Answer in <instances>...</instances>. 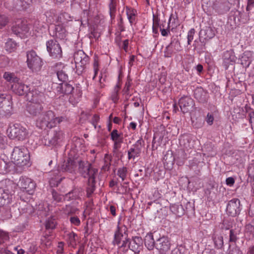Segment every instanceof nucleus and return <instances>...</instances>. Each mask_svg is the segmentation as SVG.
I'll list each match as a JSON object with an SVG mask.
<instances>
[{"mask_svg":"<svg viewBox=\"0 0 254 254\" xmlns=\"http://www.w3.org/2000/svg\"><path fill=\"white\" fill-rule=\"evenodd\" d=\"M112 243L114 246H117L118 249L123 253L127 252L130 248L131 242L128 237V230L126 226L120 227L118 225Z\"/></svg>","mask_w":254,"mask_h":254,"instance_id":"f257e3e1","label":"nucleus"},{"mask_svg":"<svg viewBox=\"0 0 254 254\" xmlns=\"http://www.w3.org/2000/svg\"><path fill=\"white\" fill-rule=\"evenodd\" d=\"M15 184L10 180H3L0 184V206L9 204L14 193Z\"/></svg>","mask_w":254,"mask_h":254,"instance_id":"f03ea898","label":"nucleus"},{"mask_svg":"<svg viewBox=\"0 0 254 254\" xmlns=\"http://www.w3.org/2000/svg\"><path fill=\"white\" fill-rule=\"evenodd\" d=\"M64 136L63 131L59 128L51 129L41 138L42 144L45 146H56L62 141Z\"/></svg>","mask_w":254,"mask_h":254,"instance_id":"7ed1b4c3","label":"nucleus"},{"mask_svg":"<svg viewBox=\"0 0 254 254\" xmlns=\"http://www.w3.org/2000/svg\"><path fill=\"white\" fill-rule=\"evenodd\" d=\"M11 158L14 164L19 166L27 165L30 160L28 151L24 146L15 147L13 149Z\"/></svg>","mask_w":254,"mask_h":254,"instance_id":"20e7f679","label":"nucleus"},{"mask_svg":"<svg viewBox=\"0 0 254 254\" xmlns=\"http://www.w3.org/2000/svg\"><path fill=\"white\" fill-rule=\"evenodd\" d=\"M26 57V63L28 68L33 72L40 71L43 66L42 59L34 50L28 51Z\"/></svg>","mask_w":254,"mask_h":254,"instance_id":"39448f33","label":"nucleus"},{"mask_svg":"<svg viewBox=\"0 0 254 254\" xmlns=\"http://www.w3.org/2000/svg\"><path fill=\"white\" fill-rule=\"evenodd\" d=\"M8 136L11 139L23 140L28 135L27 129L19 124H15L10 126L7 129Z\"/></svg>","mask_w":254,"mask_h":254,"instance_id":"423d86ee","label":"nucleus"},{"mask_svg":"<svg viewBox=\"0 0 254 254\" xmlns=\"http://www.w3.org/2000/svg\"><path fill=\"white\" fill-rule=\"evenodd\" d=\"M74 60L77 72L78 74H81L88 64L89 57L82 50H78L74 53Z\"/></svg>","mask_w":254,"mask_h":254,"instance_id":"0eeeda50","label":"nucleus"},{"mask_svg":"<svg viewBox=\"0 0 254 254\" xmlns=\"http://www.w3.org/2000/svg\"><path fill=\"white\" fill-rule=\"evenodd\" d=\"M54 113L51 110L46 112L37 121V125L41 128H52L55 127Z\"/></svg>","mask_w":254,"mask_h":254,"instance_id":"6e6552de","label":"nucleus"},{"mask_svg":"<svg viewBox=\"0 0 254 254\" xmlns=\"http://www.w3.org/2000/svg\"><path fill=\"white\" fill-rule=\"evenodd\" d=\"M12 111L10 97L5 93L0 92V115L9 116Z\"/></svg>","mask_w":254,"mask_h":254,"instance_id":"1a4fd4ad","label":"nucleus"},{"mask_svg":"<svg viewBox=\"0 0 254 254\" xmlns=\"http://www.w3.org/2000/svg\"><path fill=\"white\" fill-rule=\"evenodd\" d=\"M78 170L79 173L84 177L90 178L96 176L98 170L93 168L87 161H78Z\"/></svg>","mask_w":254,"mask_h":254,"instance_id":"9d476101","label":"nucleus"},{"mask_svg":"<svg viewBox=\"0 0 254 254\" xmlns=\"http://www.w3.org/2000/svg\"><path fill=\"white\" fill-rule=\"evenodd\" d=\"M47 50L50 56L54 59H60L62 57V48L58 42L53 39L46 42Z\"/></svg>","mask_w":254,"mask_h":254,"instance_id":"9b49d317","label":"nucleus"},{"mask_svg":"<svg viewBox=\"0 0 254 254\" xmlns=\"http://www.w3.org/2000/svg\"><path fill=\"white\" fill-rule=\"evenodd\" d=\"M179 105L184 114L191 113L195 110L194 101L189 96L182 97L179 101Z\"/></svg>","mask_w":254,"mask_h":254,"instance_id":"f8f14e48","label":"nucleus"},{"mask_svg":"<svg viewBox=\"0 0 254 254\" xmlns=\"http://www.w3.org/2000/svg\"><path fill=\"white\" fill-rule=\"evenodd\" d=\"M27 104H43L44 94L35 88H33L26 94Z\"/></svg>","mask_w":254,"mask_h":254,"instance_id":"ddd939ff","label":"nucleus"},{"mask_svg":"<svg viewBox=\"0 0 254 254\" xmlns=\"http://www.w3.org/2000/svg\"><path fill=\"white\" fill-rule=\"evenodd\" d=\"M50 34L57 39L64 40L67 35V31L62 24H52L49 27Z\"/></svg>","mask_w":254,"mask_h":254,"instance_id":"4468645a","label":"nucleus"},{"mask_svg":"<svg viewBox=\"0 0 254 254\" xmlns=\"http://www.w3.org/2000/svg\"><path fill=\"white\" fill-rule=\"evenodd\" d=\"M18 185L23 191L29 194H32L36 187L35 183L31 179L26 177H21Z\"/></svg>","mask_w":254,"mask_h":254,"instance_id":"2eb2a0df","label":"nucleus"},{"mask_svg":"<svg viewBox=\"0 0 254 254\" xmlns=\"http://www.w3.org/2000/svg\"><path fill=\"white\" fill-rule=\"evenodd\" d=\"M181 48L180 43L177 37H173L171 43L166 47L164 56L165 57L170 58L174 54L180 51Z\"/></svg>","mask_w":254,"mask_h":254,"instance_id":"dca6fc26","label":"nucleus"},{"mask_svg":"<svg viewBox=\"0 0 254 254\" xmlns=\"http://www.w3.org/2000/svg\"><path fill=\"white\" fill-rule=\"evenodd\" d=\"M171 245L170 240L167 236H163L156 241V249L160 254H166L170 251Z\"/></svg>","mask_w":254,"mask_h":254,"instance_id":"f3484780","label":"nucleus"},{"mask_svg":"<svg viewBox=\"0 0 254 254\" xmlns=\"http://www.w3.org/2000/svg\"><path fill=\"white\" fill-rule=\"evenodd\" d=\"M231 3L228 0H215L213 4V8L218 14H224L229 11Z\"/></svg>","mask_w":254,"mask_h":254,"instance_id":"a211bd4d","label":"nucleus"},{"mask_svg":"<svg viewBox=\"0 0 254 254\" xmlns=\"http://www.w3.org/2000/svg\"><path fill=\"white\" fill-rule=\"evenodd\" d=\"M226 211L227 214L232 217H235L238 215L241 211L240 200L238 198H233L230 200L227 205Z\"/></svg>","mask_w":254,"mask_h":254,"instance_id":"6ab92c4d","label":"nucleus"},{"mask_svg":"<svg viewBox=\"0 0 254 254\" xmlns=\"http://www.w3.org/2000/svg\"><path fill=\"white\" fill-rule=\"evenodd\" d=\"M29 30V28L26 22L23 21H19L11 27L12 33L17 36L27 33Z\"/></svg>","mask_w":254,"mask_h":254,"instance_id":"aec40b11","label":"nucleus"},{"mask_svg":"<svg viewBox=\"0 0 254 254\" xmlns=\"http://www.w3.org/2000/svg\"><path fill=\"white\" fill-rule=\"evenodd\" d=\"M180 144L186 150H189L194 147L195 140L190 134H184L180 139Z\"/></svg>","mask_w":254,"mask_h":254,"instance_id":"412c9836","label":"nucleus"},{"mask_svg":"<svg viewBox=\"0 0 254 254\" xmlns=\"http://www.w3.org/2000/svg\"><path fill=\"white\" fill-rule=\"evenodd\" d=\"M11 89L15 94L20 96L25 95L26 97L27 93L31 90L28 86L18 81L13 83Z\"/></svg>","mask_w":254,"mask_h":254,"instance_id":"4be33fe9","label":"nucleus"},{"mask_svg":"<svg viewBox=\"0 0 254 254\" xmlns=\"http://www.w3.org/2000/svg\"><path fill=\"white\" fill-rule=\"evenodd\" d=\"M43 104H27L26 111L32 116H39L43 111Z\"/></svg>","mask_w":254,"mask_h":254,"instance_id":"5701e85b","label":"nucleus"},{"mask_svg":"<svg viewBox=\"0 0 254 254\" xmlns=\"http://www.w3.org/2000/svg\"><path fill=\"white\" fill-rule=\"evenodd\" d=\"M223 66L227 69L230 64H233L235 61V57L233 51H227L224 52L223 57Z\"/></svg>","mask_w":254,"mask_h":254,"instance_id":"b1692460","label":"nucleus"},{"mask_svg":"<svg viewBox=\"0 0 254 254\" xmlns=\"http://www.w3.org/2000/svg\"><path fill=\"white\" fill-rule=\"evenodd\" d=\"M194 98L199 102L205 103L208 99V93L202 87H197L194 91Z\"/></svg>","mask_w":254,"mask_h":254,"instance_id":"393cba45","label":"nucleus"},{"mask_svg":"<svg viewBox=\"0 0 254 254\" xmlns=\"http://www.w3.org/2000/svg\"><path fill=\"white\" fill-rule=\"evenodd\" d=\"M76 167V163L74 160L69 158L67 162H64L61 167V170L64 172L72 173Z\"/></svg>","mask_w":254,"mask_h":254,"instance_id":"a878e982","label":"nucleus"},{"mask_svg":"<svg viewBox=\"0 0 254 254\" xmlns=\"http://www.w3.org/2000/svg\"><path fill=\"white\" fill-rule=\"evenodd\" d=\"M74 88L70 84L66 82L59 84L57 90L58 92L64 94H69L71 93Z\"/></svg>","mask_w":254,"mask_h":254,"instance_id":"bb28decb","label":"nucleus"},{"mask_svg":"<svg viewBox=\"0 0 254 254\" xmlns=\"http://www.w3.org/2000/svg\"><path fill=\"white\" fill-rule=\"evenodd\" d=\"M212 238L215 248L217 249H221L223 248V237L221 235L215 232L213 234Z\"/></svg>","mask_w":254,"mask_h":254,"instance_id":"cd10ccee","label":"nucleus"},{"mask_svg":"<svg viewBox=\"0 0 254 254\" xmlns=\"http://www.w3.org/2000/svg\"><path fill=\"white\" fill-rule=\"evenodd\" d=\"M199 34L204 39L208 40L215 36V31L211 27H206L205 29L200 30Z\"/></svg>","mask_w":254,"mask_h":254,"instance_id":"c85d7f7f","label":"nucleus"},{"mask_svg":"<svg viewBox=\"0 0 254 254\" xmlns=\"http://www.w3.org/2000/svg\"><path fill=\"white\" fill-rule=\"evenodd\" d=\"M145 245L148 250L151 251L156 248V242L153 239V236L152 234H147L144 239Z\"/></svg>","mask_w":254,"mask_h":254,"instance_id":"c756f323","label":"nucleus"},{"mask_svg":"<svg viewBox=\"0 0 254 254\" xmlns=\"http://www.w3.org/2000/svg\"><path fill=\"white\" fill-rule=\"evenodd\" d=\"M170 210L177 217H181L185 213L184 209L182 205L172 204L170 206Z\"/></svg>","mask_w":254,"mask_h":254,"instance_id":"7c9ffc66","label":"nucleus"},{"mask_svg":"<svg viewBox=\"0 0 254 254\" xmlns=\"http://www.w3.org/2000/svg\"><path fill=\"white\" fill-rule=\"evenodd\" d=\"M95 176L88 178V186L86 188L87 196L90 197L95 190Z\"/></svg>","mask_w":254,"mask_h":254,"instance_id":"2f4dec72","label":"nucleus"},{"mask_svg":"<svg viewBox=\"0 0 254 254\" xmlns=\"http://www.w3.org/2000/svg\"><path fill=\"white\" fill-rule=\"evenodd\" d=\"M142 244V239L140 237L135 236L132 237V242L129 249L135 252L137 250L138 248Z\"/></svg>","mask_w":254,"mask_h":254,"instance_id":"473e14b6","label":"nucleus"},{"mask_svg":"<svg viewBox=\"0 0 254 254\" xmlns=\"http://www.w3.org/2000/svg\"><path fill=\"white\" fill-rule=\"evenodd\" d=\"M17 47V44L12 39L9 38L5 44V49L9 53L15 51Z\"/></svg>","mask_w":254,"mask_h":254,"instance_id":"72a5a7b5","label":"nucleus"},{"mask_svg":"<svg viewBox=\"0 0 254 254\" xmlns=\"http://www.w3.org/2000/svg\"><path fill=\"white\" fill-rule=\"evenodd\" d=\"M240 232V229L239 228L231 229L230 230L229 233V243H236L237 240H238V235Z\"/></svg>","mask_w":254,"mask_h":254,"instance_id":"f704fd0d","label":"nucleus"},{"mask_svg":"<svg viewBox=\"0 0 254 254\" xmlns=\"http://www.w3.org/2000/svg\"><path fill=\"white\" fill-rule=\"evenodd\" d=\"M141 151V148H136L134 147L130 148L127 151L128 159H134L140 156Z\"/></svg>","mask_w":254,"mask_h":254,"instance_id":"c9c22d12","label":"nucleus"},{"mask_svg":"<svg viewBox=\"0 0 254 254\" xmlns=\"http://www.w3.org/2000/svg\"><path fill=\"white\" fill-rule=\"evenodd\" d=\"M65 67L63 66L61 70L57 71V76L59 80L62 82V83L65 82L68 80V75L65 73Z\"/></svg>","mask_w":254,"mask_h":254,"instance_id":"e433bc0d","label":"nucleus"},{"mask_svg":"<svg viewBox=\"0 0 254 254\" xmlns=\"http://www.w3.org/2000/svg\"><path fill=\"white\" fill-rule=\"evenodd\" d=\"M79 196V192L77 190H74L66 193L64 196V199L70 201L75 199Z\"/></svg>","mask_w":254,"mask_h":254,"instance_id":"4c0bfd02","label":"nucleus"},{"mask_svg":"<svg viewBox=\"0 0 254 254\" xmlns=\"http://www.w3.org/2000/svg\"><path fill=\"white\" fill-rule=\"evenodd\" d=\"M3 77L8 82H13V83L18 81L17 78L13 73L9 72H5L3 74Z\"/></svg>","mask_w":254,"mask_h":254,"instance_id":"58836bf2","label":"nucleus"},{"mask_svg":"<svg viewBox=\"0 0 254 254\" xmlns=\"http://www.w3.org/2000/svg\"><path fill=\"white\" fill-rule=\"evenodd\" d=\"M227 254H242V252L238 246H234L232 247L230 244L227 252Z\"/></svg>","mask_w":254,"mask_h":254,"instance_id":"ea45409f","label":"nucleus"},{"mask_svg":"<svg viewBox=\"0 0 254 254\" xmlns=\"http://www.w3.org/2000/svg\"><path fill=\"white\" fill-rule=\"evenodd\" d=\"M127 169L126 167H123L118 169L117 175L119 176L122 180L124 181L127 176Z\"/></svg>","mask_w":254,"mask_h":254,"instance_id":"a19ab883","label":"nucleus"},{"mask_svg":"<svg viewBox=\"0 0 254 254\" xmlns=\"http://www.w3.org/2000/svg\"><path fill=\"white\" fill-rule=\"evenodd\" d=\"M109 10L111 18H114L116 11V1H113V0H111L109 4Z\"/></svg>","mask_w":254,"mask_h":254,"instance_id":"79ce46f5","label":"nucleus"},{"mask_svg":"<svg viewBox=\"0 0 254 254\" xmlns=\"http://www.w3.org/2000/svg\"><path fill=\"white\" fill-rule=\"evenodd\" d=\"M56 222L53 218H49L46 222V228L47 229H53L55 228Z\"/></svg>","mask_w":254,"mask_h":254,"instance_id":"37998d69","label":"nucleus"},{"mask_svg":"<svg viewBox=\"0 0 254 254\" xmlns=\"http://www.w3.org/2000/svg\"><path fill=\"white\" fill-rule=\"evenodd\" d=\"M52 194L53 200L55 201L56 202H59L62 200L63 196L62 195L59 194L54 190H53L52 191Z\"/></svg>","mask_w":254,"mask_h":254,"instance_id":"c03bdc74","label":"nucleus"},{"mask_svg":"<svg viewBox=\"0 0 254 254\" xmlns=\"http://www.w3.org/2000/svg\"><path fill=\"white\" fill-rule=\"evenodd\" d=\"M111 138L113 141L123 138V137L121 136V134L118 133V131L117 129H114L112 131L111 133Z\"/></svg>","mask_w":254,"mask_h":254,"instance_id":"a18cd8bd","label":"nucleus"},{"mask_svg":"<svg viewBox=\"0 0 254 254\" xmlns=\"http://www.w3.org/2000/svg\"><path fill=\"white\" fill-rule=\"evenodd\" d=\"M114 141V146L113 149L114 152H115L116 150H118L121 147V144L123 142V138H121L118 140H116Z\"/></svg>","mask_w":254,"mask_h":254,"instance_id":"49530a36","label":"nucleus"},{"mask_svg":"<svg viewBox=\"0 0 254 254\" xmlns=\"http://www.w3.org/2000/svg\"><path fill=\"white\" fill-rule=\"evenodd\" d=\"M185 251V248L182 246H180L172 251V254H184Z\"/></svg>","mask_w":254,"mask_h":254,"instance_id":"de8ad7c7","label":"nucleus"},{"mask_svg":"<svg viewBox=\"0 0 254 254\" xmlns=\"http://www.w3.org/2000/svg\"><path fill=\"white\" fill-rule=\"evenodd\" d=\"M8 239V234L6 232L0 230V244L4 243V241H7Z\"/></svg>","mask_w":254,"mask_h":254,"instance_id":"09e8293b","label":"nucleus"},{"mask_svg":"<svg viewBox=\"0 0 254 254\" xmlns=\"http://www.w3.org/2000/svg\"><path fill=\"white\" fill-rule=\"evenodd\" d=\"M7 22V17L3 15H0V29L5 26Z\"/></svg>","mask_w":254,"mask_h":254,"instance_id":"8fccbe9b","label":"nucleus"},{"mask_svg":"<svg viewBox=\"0 0 254 254\" xmlns=\"http://www.w3.org/2000/svg\"><path fill=\"white\" fill-rule=\"evenodd\" d=\"M195 33V30L193 28L191 29L188 32V43L190 44L191 42L193 40V35Z\"/></svg>","mask_w":254,"mask_h":254,"instance_id":"3c124183","label":"nucleus"},{"mask_svg":"<svg viewBox=\"0 0 254 254\" xmlns=\"http://www.w3.org/2000/svg\"><path fill=\"white\" fill-rule=\"evenodd\" d=\"M70 221L71 224L75 226H78L80 224V219L76 216L71 217L70 218Z\"/></svg>","mask_w":254,"mask_h":254,"instance_id":"603ef678","label":"nucleus"},{"mask_svg":"<svg viewBox=\"0 0 254 254\" xmlns=\"http://www.w3.org/2000/svg\"><path fill=\"white\" fill-rule=\"evenodd\" d=\"M246 230L247 232H250V235L254 236V226L251 224L247 225L246 226Z\"/></svg>","mask_w":254,"mask_h":254,"instance_id":"864d4df0","label":"nucleus"},{"mask_svg":"<svg viewBox=\"0 0 254 254\" xmlns=\"http://www.w3.org/2000/svg\"><path fill=\"white\" fill-rule=\"evenodd\" d=\"M99 64L97 60H95L94 64H93V68H94V75L93 77V79H94L97 74L98 73V70H99Z\"/></svg>","mask_w":254,"mask_h":254,"instance_id":"5fc2aeb1","label":"nucleus"},{"mask_svg":"<svg viewBox=\"0 0 254 254\" xmlns=\"http://www.w3.org/2000/svg\"><path fill=\"white\" fill-rule=\"evenodd\" d=\"M66 119H65V118L64 117H55V115H54V121H55V127L59 124H60L61 122L64 121H65Z\"/></svg>","mask_w":254,"mask_h":254,"instance_id":"6e6d98bb","label":"nucleus"},{"mask_svg":"<svg viewBox=\"0 0 254 254\" xmlns=\"http://www.w3.org/2000/svg\"><path fill=\"white\" fill-rule=\"evenodd\" d=\"M249 120L251 125V129H253V124L254 123V111L249 113Z\"/></svg>","mask_w":254,"mask_h":254,"instance_id":"4d7b16f0","label":"nucleus"},{"mask_svg":"<svg viewBox=\"0 0 254 254\" xmlns=\"http://www.w3.org/2000/svg\"><path fill=\"white\" fill-rule=\"evenodd\" d=\"M144 145V141L142 138L138 139L136 142L133 145V146L137 148H141V146Z\"/></svg>","mask_w":254,"mask_h":254,"instance_id":"13d9d810","label":"nucleus"},{"mask_svg":"<svg viewBox=\"0 0 254 254\" xmlns=\"http://www.w3.org/2000/svg\"><path fill=\"white\" fill-rule=\"evenodd\" d=\"M68 236L70 244H72L75 242V237L77 236L75 233L72 232L68 235Z\"/></svg>","mask_w":254,"mask_h":254,"instance_id":"bf43d9fd","label":"nucleus"},{"mask_svg":"<svg viewBox=\"0 0 254 254\" xmlns=\"http://www.w3.org/2000/svg\"><path fill=\"white\" fill-rule=\"evenodd\" d=\"M158 27H159L158 20L156 19H154L153 25V31L154 33H157Z\"/></svg>","mask_w":254,"mask_h":254,"instance_id":"052dcab7","label":"nucleus"},{"mask_svg":"<svg viewBox=\"0 0 254 254\" xmlns=\"http://www.w3.org/2000/svg\"><path fill=\"white\" fill-rule=\"evenodd\" d=\"M214 121V117L213 115L209 114V113L207 115L206 122L209 125H211Z\"/></svg>","mask_w":254,"mask_h":254,"instance_id":"680f3d73","label":"nucleus"},{"mask_svg":"<svg viewBox=\"0 0 254 254\" xmlns=\"http://www.w3.org/2000/svg\"><path fill=\"white\" fill-rule=\"evenodd\" d=\"M6 137L0 132V147L2 148L5 142Z\"/></svg>","mask_w":254,"mask_h":254,"instance_id":"e2e57ef3","label":"nucleus"},{"mask_svg":"<svg viewBox=\"0 0 254 254\" xmlns=\"http://www.w3.org/2000/svg\"><path fill=\"white\" fill-rule=\"evenodd\" d=\"M202 254H216V252L214 249H205Z\"/></svg>","mask_w":254,"mask_h":254,"instance_id":"0e129e2a","label":"nucleus"},{"mask_svg":"<svg viewBox=\"0 0 254 254\" xmlns=\"http://www.w3.org/2000/svg\"><path fill=\"white\" fill-rule=\"evenodd\" d=\"M226 183L227 185L231 186L234 185L235 183V180L232 177H229L226 179Z\"/></svg>","mask_w":254,"mask_h":254,"instance_id":"69168bd1","label":"nucleus"},{"mask_svg":"<svg viewBox=\"0 0 254 254\" xmlns=\"http://www.w3.org/2000/svg\"><path fill=\"white\" fill-rule=\"evenodd\" d=\"M228 221L227 220L224 221L222 223V229L225 230L229 229L231 227V225L228 224Z\"/></svg>","mask_w":254,"mask_h":254,"instance_id":"338daca9","label":"nucleus"},{"mask_svg":"<svg viewBox=\"0 0 254 254\" xmlns=\"http://www.w3.org/2000/svg\"><path fill=\"white\" fill-rule=\"evenodd\" d=\"M58 249L57 251V254H62L64 251L63 243L61 242L59 244Z\"/></svg>","mask_w":254,"mask_h":254,"instance_id":"774afa93","label":"nucleus"}]
</instances>
